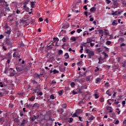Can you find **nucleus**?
Listing matches in <instances>:
<instances>
[{
	"label": "nucleus",
	"instance_id": "obj_58",
	"mask_svg": "<svg viewBox=\"0 0 126 126\" xmlns=\"http://www.w3.org/2000/svg\"><path fill=\"white\" fill-rule=\"evenodd\" d=\"M115 104L116 105H118L119 103V101H117V100H115V102H114Z\"/></svg>",
	"mask_w": 126,
	"mask_h": 126
},
{
	"label": "nucleus",
	"instance_id": "obj_64",
	"mask_svg": "<svg viewBox=\"0 0 126 126\" xmlns=\"http://www.w3.org/2000/svg\"><path fill=\"white\" fill-rule=\"evenodd\" d=\"M10 63V59L7 60L6 63L9 64Z\"/></svg>",
	"mask_w": 126,
	"mask_h": 126
},
{
	"label": "nucleus",
	"instance_id": "obj_26",
	"mask_svg": "<svg viewBox=\"0 0 126 126\" xmlns=\"http://www.w3.org/2000/svg\"><path fill=\"white\" fill-rule=\"evenodd\" d=\"M67 39H68L67 37H63V38H62V42H66Z\"/></svg>",
	"mask_w": 126,
	"mask_h": 126
},
{
	"label": "nucleus",
	"instance_id": "obj_36",
	"mask_svg": "<svg viewBox=\"0 0 126 126\" xmlns=\"http://www.w3.org/2000/svg\"><path fill=\"white\" fill-rule=\"evenodd\" d=\"M5 12H10V8H9L8 7H7L6 8H5Z\"/></svg>",
	"mask_w": 126,
	"mask_h": 126
},
{
	"label": "nucleus",
	"instance_id": "obj_30",
	"mask_svg": "<svg viewBox=\"0 0 126 126\" xmlns=\"http://www.w3.org/2000/svg\"><path fill=\"white\" fill-rule=\"evenodd\" d=\"M111 42L110 41H107L106 42H105V45L109 46L111 45Z\"/></svg>",
	"mask_w": 126,
	"mask_h": 126
},
{
	"label": "nucleus",
	"instance_id": "obj_9",
	"mask_svg": "<svg viewBox=\"0 0 126 126\" xmlns=\"http://www.w3.org/2000/svg\"><path fill=\"white\" fill-rule=\"evenodd\" d=\"M103 33L104 35L106 36L110 35V33L109 32V31H108L107 30L104 29Z\"/></svg>",
	"mask_w": 126,
	"mask_h": 126
},
{
	"label": "nucleus",
	"instance_id": "obj_33",
	"mask_svg": "<svg viewBox=\"0 0 126 126\" xmlns=\"http://www.w3.org/2000/svg\"><path fill=\"white\" fill-rule=\"evenodd\" d=\"M30 100H31V101H34V100H35V97L34 96H32V97L30 98Z\"/></svg>",
	"mask_w": 126,
	"mask_h": 126
},
{
	"label": "nucleus",
	"instance_id": "obj_45",
	"mask_svg": "<svg viewBox=\"0 0 126 126\" xmlns=\"http://www.w3.org/2000/svg\"><path fill=\"white\" fill-rule=\"evenodd\" d=\"M3 4V5L6 6L7 7L9 6V4H7V2H4V3H2Z\"/></svg>",
	"mask_w": 126,
	"mask_h": 126
},
{
	"label": "nucleus",
	"instance_id": "obj_1",
	"mask_svg": "<svg viewBox=\"0 0 126 126\" xmlns=\"http://www.w3.org/2000/svg\"><path fill=\"white\" fill-rule=\"evenodd\" d=\"M86 54H88L87 57H88V59H92V57L94 55V51H91L90 49L86 50Z\"/></svg>",
	"mask_w": 126,
	"mask_h": 126
},
{
	"label": "nucleus",
	"instance_id": "obj_11",
	"mask_svg": "<svg viewBox=\"0 0 126 126\" xmlns=\"http://www.w3.org/2000/svg\"><path fill=\"white\" fill-rule=\"evenodd\" d=\"M6 44L8 45H10L12 44V41L11 39H7Z\"/></svg>",
	"mask_w": 126,
	"mask_h": 126
},
{
	"label": "nucleus",
	"instance_id": "obj_25",
	"mask_svg": "<svg viewBox=\"0 0 126 126\" xmlns=\"http://www.w3.org/2000/svg\"><path fill=\"white\" fill-rule=\"evenodd\" d=\"M91 77H92V76H91V75L87 76V77H86V81L90 82Z\"/></svg>",
	"mask_w": 126,
	"mask_h": 126
},
{
	"label": "nucleus",
	"instance_id": "obj_49",
	"mask_svg": "<svg viewBox=\"0 0 126 126\" xmlns=\"http://www.w3.org/2000/svg\"><path fill=\"white\" fill-rule=\"evenodd\" d=\"M73 120V119L72 118H70L69 119V123H72Z\"/></svg>",
	"mask_w": 126,
	"mask_h": 126
},
{
	"label": "nucleus",
	"instance_id": "obj_29",
	"mask_svg": "<svg viewBox=\"0 0 126 126\" xmlns=\"http://www.w3.org/2000/svg\"><path fill=\"white\" fill-rule=\"evenodd\" d=\"M80 50H79V52L80 53H82L83 52V46H80Z\"/></svg>",
	"mask_w": 126,
	"mask_h": 126
},
{
	"label": "nucleus",
	"instance_id": "obj_7",
	"mask_svg": "<svg viewBox=\"0 0 126 126\" xmlns=\"http://www.w3.org/2000/svg\"><path fill=\"white\" fill-rule=\"evenodd\" d=\"M13 57L14 58L16 57V58H20V55L17 52H14V54H13Z\"/></svg>",
	"mask_w": 126,
	"mask_h": 126
},
{
	"label": "nucleus",
	"instance_id": "obj_62",
	"mask_svg": "<svg viewBox=\"0 0 126 126\" xmlns=\"http://www.w3.org/2000/svg\"><path fill=\"white\" fill-rule=\"evenodd\" d=\"M83 9L86 10H87V6L86 5L84 6V7H83Z\"/></svg>",
	"mask_w": 126,
	"mask_h": 126
},
{
	"label": "nucleus",
	"instance_id": "obj_56",
	"mask_svg": "<svg viewBox=\"0 0 126 126\" xmlns=\"http://www.w3.org/2000/svg\"><path fill=\"white\" fill-rule=\"evenodd\" d=\"M14 75H15V73L14 72L10 73V76H14Z\"/></svg>",
	"mask_w": 126,
	"mask_h": 126
},
{
	"label": "nucleus",
	"instance_id": "obj_59",
	"mask_svg": "<svg viewBox=\"0 0 126 126\" xmlns=\"http://www.w3.org/2000/svg\"><path fill=\"white\" fill-rule=\"evenodd\" d=\"M3 96V93L0 92V97H2Z\"/></svg>",
	"mask_w": 126,
	"mask_h": 126
},
{
	"label": "nucleus",
	"instance_id": "obj_40",
	"mask_svg": "<svg viewBox=\"0 0 126 126\" xmlns=\"http://www.w3.org/2000/svg\"><path fill=\"white\" fill-rule=\"evenodd\" d=\"M53 73H54V74H57L59 73V71L56 69H55L53 70Z\"/></svg>",
	"mask_w": 126,
	"mask_h": 126
},
{
	"label": "nucleus",
	"instance_id": "obj_50",
	"mask_svg": "<svg viewBox=\"0 0 126 126\" xmlns=\"http://www.w3.org/2000/svg\"><path fill=\"white\" fill-rule=\"evenodd\" d=\"M82 32V30H80V29H78V30H77V32L78 33H80V32Z\"/></svg>",
	"mask_w": 126,
	"mask_h": 126
},
{
	"label": "nucleus",
	"instance_id": "obj_18",
	"mask_svg": "<svg viewBox=\"0 0 126 126\" xmlns=\"http://www.w3.org/2000/svg\"><path fill=\"white\" fill-rule=\"evenodd\" d=\"M12 17V15H10V16H8V19L10 20V22H12L14 20L13 18H11Z\"/></svg>",
	"mask_w": 126,
	"mask_h": 126
},
{
	"label": "nucleus",
	"instance_id": "obj_12",
	"mask_svg": "<svg viewBox=\"0 0 126 126\" xmlns=\"http://www.w3.org/2000/svg\"><path fill=\"white\" fill-rule=\"evenodd\" d=\"M30 2V0H26L24 1V8H26V6L27 5V4H29V2Z\"/></svg>",
	"mask_w": 126,
	"mask_h": 126
},
{
	"label": "nucleus",
	"instance_id": "obj_53",
	"mask_svg": "<svg viewBox=\"0 0 126 126\" xmlns=\"http://www.w3.org/2000/svg\"><path fill=\"white\" fill-rule=\"evenodd\" d=\"M98 71H99V68H98V67H96V69H95L94 71H95V72H97Z\"/></svg>",
	"mask_w": 126,
	"mask_h": 126
},
{
	"label": "nucleus",
	"instance_id": "obj_34",
	"mask_svg": "<svg viewBox=\"0 0 126 126\" xmlns=\"http://www.w3.org/2000/svg\"><path fill=\"white\" fill-rule=\"evenodd\" d=\"M70 86H71V87L74 88V86H75V83L74 82H72L70 84Z\"/></svg>",
	"mask_w": 126,
	"mask_h": 126
},
{
	"label": "nucleus",
	"instance_id": "obj_3",
	"mask_svg": "<svg viewBox=\"0 0 126 126\" xmlns=\"http://www.w3.org/2000/svg\"><path fill=\"white\" fill-rule=\"evenodd\" d=\"M42 76V74H38L37 73H35L34 74V78L35 79V80L39 79V81H40V77Z\"/></svg>",
	"mask_w": 126,
	"mask_h": 126
},
{
	"label": "nucleus",
	"instance_id": "obj_60",
	"mask_svg": "<svg viewBox=\"0 0 126 126\" xmlns=\"http://www.w3.org/2000/svg\"><path fill=\"white\" fill-rule=\"evenodd\" d=\"M90 45L92 47H94V43H92V42H90Z\"/></svg>",
	"mask_w": 126,
	"mask_h": 126
},
{
	"label": "nucleus",
	"instance_id": "obj_39",
	"mask_svg": "<svg viewBox=\"0 0 126 126\" xmlns=\"http://www.w3.org/2000/svg\"><path fill=\"white\" fill-rule=\"evenodd\" d=\"M94 120V117L92 116L91 117H90L89 119H88V120L89 121H93Z\"/></svg>",
	"mask_w": 126,
	"mask_h": 126
},
{
	"label": "nucleus",
	"instance_id": "obj_31",
	"mask_svg": "<svg viewBox=\"0 0 126 126\" xmlns=\"http://www.w3.org/2000/svg\"><path fill=\"white\" fill-rule=\"evenodd\" d=\"M98 33H99L100 34H104V31H103L102 30H100L99 31H98Z\"/></svg>",
	"mask_w": 126,
	"mask_h": 126
},
{
	"label": "nucleus",
	"instance_id": "obj_22",
	"mask_svg": "<svg viewBox=\"0 0 126 126\" xmlns=\"http://www.w3.org/2000/svg\"><path fill=\"white\" fill-rule=\"evenodd\" d=\"M95 11H96V9L95 8V7H93V8L90 9V12H93Z\"/></svg>",
	"mask_w": 126,
	"mask_h": 126
},
{
	"label": "nucleus",
	"instance_id": "obj_61",
	"mask_svg": "<svg viewBox=\"0 0 126 126\" xmlns=\"http://www.w3.org/2000/svg\"><path fill=\"white\" fill-rule=\"evenodd\" d=\"M74 33H75V31H72L70 32V34H71V35H72Z\"/></svg>",
	"mask_w": 126,
	"mask_h": 126
},
{
	"label": "nucleus",
	"instance_id": "obj_13",
	"mask_svg": "<svg viewBox=\"0 0 126 126\" xmlns=\"http://www.w3.org/2000/svg\"><path fill=\"white\" fill-rule=\"evenodd\" d=\"M101 80H102V78H97L96 79H95V83L96 84L99 83H100V81H101Z\"/></svg>",
	"mask_w": 126,
	"mask_h": 126
},
{
	"label": "nucleus",
	"instance_id": "obj_10",
	"mask_svg": "<svg viewBox=\"0 0 126 126\" xmlns=\"http://www.w3.org/2000/svg\"><path fill=\"white\" fill-rule=\"evenodd\" d=\"M111 25L113 26H116L118 25V21L117 20H114L113 22H112V24Z\"/></svg>",
	"mask_w": 126,
	"mask_h": 126
},
{
	"label": "nucleus",
	"instance_id": "obj_2",
	"mask_svg": "<svg viewBox=\"0 0 126 126\" xmlns=\"http://www.w3.org/2000/svg\"><path fill=\"white\" fill-rule=\"evenodd\" d=\"M121 12H123V11L119 12L118 11H116L114 12V11L112 10L111 11V15H112V16H114V15L117 16V15H120V14H121Z\"/></svg>",
	"mask_w": 126,
	"mask_h": 126
},
{
	"label": "nucleus",
	"instance_id": "obj_41",
	"mask_svg": "<svg viewBox=\"0 0 126 126\" xmlns=\"http://www.w3.org/2000/svg\"><path fill=\"white\" fill-rule=\"evenodd\" d=\"M103 48H104L105 52H109V50L110 49H109L108 48H107V47H103Z\"/></svg>",
	"mask_w": 126,
	"mask_h": 126
},
{
	"label": "nucleus",
	"instance_id": "obj_35",
	"mask_svg": "<svg viewBox=\"0 0 126 126\" xmlns=\"http://www.w3.org/2000/svg\"><path fill=\"white\" fill-rule=\"evenodd\" d=\"M49 97L52 100L55 99V96L53 94L51 95Z\"/></svg>",
	"mask_w": 126,
	"mask_h": 126
},
{
	"label": "nucleus",
	"instance_id": "obj_5",
	"mask_svg": "<svg viewBox=\"0 0 126 126\" xmlns=\"http://www.w3.org/2000/svg\"><path fill=\"white\" fill-rule=\"evenodd\" d=\"M16 69H17V72H21L22 71L24 70V66H17Z\"/></svg>",
	"mask_w": 126,
	"mask_h": 126
},
{
	"label": "nucleus",
	"instance_id": "obj_52",
	"mask_svg": "<svg viewBox=\"0 0 126 126\" xmlns=\"http://www.w3.org/2000/svg\"><path fill=\"white\" fill-rule=\"evenodd\" d=\"M100 59H101L100 58H98V64H102V62L100 61Z\"/></svg>",
	"mask_w": 126,
	"mask_h": 126
},
{
	"label": "nucleus",
	"instance_id": "obj_46",
	"mask_svg": "<svg viewBox=\"0 0 126 126\" xmlns=\"http://www.w3.org/2000/svg\"><path fill=\"white\" fill-rule=\"evenodd\" d=\"M66 108V104H62V108L65 109Z\"/></svg>",
	"mask_w": 126,
	"mask_h": 126
},
{
	"label": "nucleus",
	"instance_id": "obj_20",
	"mask_svg": "<svg viewBox=\"0 0 126 126\" xmlns=\"http://www.w3.org/2000/svg\"><path fill=\"white\" fill-rule=\"evenodd\" d=\"M4 117H1L0 118V123L3 124L4 122Z\"/></svg>",
	"mask_w": 126,
	"mask_h": 126
},
{
	"label": "nucleus",
	"instance_id": "obj_17",
	"mask_svg": "<svg viewBox=\"0 0 126 126\" xmlns=\"http://www.w3.org/2000/svg\"><path fill=\"white\" fill-rule=\"evenodd\" d=\"M37 119H38V117H35V115H34L33 117H31V121H32V122L35 121V120Z\"/></svg>",
	"mask_w": 126,
	"mask_h": 126
},
{
	"label": "nucleus",
	"instance_id": "obj_6",
	"mask_svg": "<svg viewBox=\"0 0 126 126\" xmlns=\"http://www.w3.org/2000/svg\"><path fill=\"white\" fill-rule=\"evenodd\" d=\"M114 101V99H109L107 100V104H109V105H111L112 103H113V101Z\"/></svg>",
	"mask_w": 126,
	"mask_h": 126
},
{
	"label": "nucleus",
	"instance_id": "obj_55",
	"mask_svg": "<svg viewBox=\"0 0 126 126\" xmlns=\"http://www.w3.org/2000/svg\"><path fill=\"white\" fill-rule=\"evenodd\" d=\"M24 8L27 11H28L29 10V8L26 6V7H24Z\"/></svg>",
	"mask_w": 126,
	"mask_h": 126
},
{
	"label": "nucleus",
	"instance_id": "obj_48",
	"mask_svg": "<svg viewBox=\"0 0 126 126\" xmlns=\"http://www.w3.org/2000/svg\"><path fill=\"white\" fill-rule=\"evenodd\" d=\"M82 64V61L79 62L77 63V65H80Z\"/></svg>",
	"mask_w": 126,
	"mask_h": 126
},
{
	"label": "nucleus",
	"instance_id": "obj_27",
	"mask_svg": "<svg viewBox=\"0 0 126 126\" xmlns=\"http://www.w3.org/2000/svg\"><path fill=\"white\" fill-rule=\"evenodd\" d=\"M74 81L77 82H80L81 81V79L79 78H77L75 79H74Z\"/></svg>",
	"mask_w": 126,
	"mask_h": 126
},
{
	"label": "nucleus",
	"instance_id": "obj_51",
	"mask_svg": "<svg viewBox=\"0 0 126 126\" xmlns=\"http://www.w3.org/2000/svg\"><path fill=\"white\" fill-rule=\"evenodd\" d=\"M5 33L8 34H10V31L8 30L7 31H5Z\"/></svg>",
	"mask_w": 126,
	"mask_h": 126
},
{
	"label": "nucleus",
	"instance_id": "obj_54",
	"mask_svg": "<svg viewBox=\"0 0 126 126\" xmlns=\"http://www.w3.org/2000/svg\"><path fill=\"white\" fill-rule=\"evenodd\" d=\"M122 105H123V107H125V101H122Z\"/></svg>",
	"mask_w": 126,
	"mask_h": 126
},
{
	"label": "nucleus",
	"instance_id": "obj_42",
	"mask_svg": "<svg viewBox=\"0 0 126 126\" xmlns=\"http://www.w3.org/2000/svg\"><path fill=\"white\" fill-rule=\"evenodd\" d=\"M78 115H79V114L74 113V114H72V117H77Z\"/></svg>",
	"mask_w": 126,
	"mask_h": 126
},
{
	"label": "nucleus",
	"instance_id": "obj_44",
	"mask_svg": "<svg viewBox=\"0 0 126 126\" xmlns=\"http://www.w3.org/2000/svg\"><path fill=\"white\" fill-rule=\"evenodd\" d=\"M122 64H123V67H125L126 64V62L124 61V62H123V63H122Z\"/></svg>",
	"mask_w": 126,
	"mask_h": 126
},
{
	"label": "nucleus",
	"instance_id": "obj_38",
	"mask_svg": "<svg viewBox=\"0 0 126 126\" xmlns=\"http://www.w3.org/2000/svg\"><path fill=\"white\" fill-rule=\"evenodd\" d=\"M31 7L32 8H34V6L35 5V3H34V2H31Z\"/></svg>",
	"mask_w": 126,
	"mask_h": 126
},
{
	"label": "nucleus",
	"instance_id": "obj_37",
	"mask_svg": "<svg viewBox=\"0 0 126 126\" xmlns=\"http://www.w3.org/2000/svg\"><path fill=\"white\" fill-rule=\"evenodd\" d=\"M94 96L95 97V99H97L99 97V95H98V94H94Z\"/></svg>",
	"mask_w": 126,
	"mask_h": 126
},
{
	"label": "nucleus",
	"instance_id": "obj_43",
	"mask_svg": "<svg viewBox=\"0 0 126 126\" xmlns=\"http://www.w3.org/2000/svg\"><path fill=\"white\" fill-rule=\"evenodd\" d=\"M104 98L103 97H101L99 98V101L101 102H104Z\"/></svg>",
	"mask_w": 126,
	"mask_h": 126
},
{
	"label": "nucleus",
	"instance_id": "obj_8",
	"mask_svg": "<svg viewBox=\"0 0 126 126\" xmlns=\"http://www.w3.org/2000/svg\"><path fill=\"white\" fill-rule=\"evenodd\" d=\"M106 109H107V111H108V112H109V113L112 112V107H111L109 106H107Z\"/></svg>",
	"mask_w": 126,
	"mask_h": 126
},
{
	"label": "nucleus",
	"instance_id": "obj_24",
	"mask_svg": "<svg viewBox=\"0 0 126 126\" xmlns=\"http://www.w3.org/2000/svg\"><path fill=\"white\" fill-rule=\"evenodd\" d=\"M116 112L117 113V115H120V113H121V111L119 108L116 109Z\"/></svg>",
	"mask_w": 126,
	"mask_h": 126
},
{
	"label": "nucleus",
	"instance_id": "obj_16",
	"mask_svg": "<svg viewBox=\"0 0 126 126\" xmlns=\"http://www.w3.org/2000/svg\"><path fill=\"white\" fill-rule=\"evenodd\" d=\"M111 90H107L106 94L107 95H108V96H111Z\"/></svg>",
	"mask_w": 126,
	"mask_h": 126
},
{
	"label": "nucleus",
	"instance_id": "obj_21",
	"mask_svg": "<svg viewBox=\"0 0 126 126\" xmlns=\"http://www.w3.org/2000/svg\"><path fill=\"white\" fill-rule=\"evenodd\" d=\"M39 107H40V105L37 104V103H35L34 104V105H33V106H32V107L34 108V107H37L38 108Z\"/></svg>",
	"mask_w": 126,
	"mask_h": 126
},
{
	"label": "nucleus",
	"instance_id": "obj_47",
	"mask_svg": "<svg viewBox=\"0 0 126 126\" xmlns=\"http://www.w3.org/2000/svg\"><path fill=\"white\" fill-rule=\"evenodd\" d=\"M13 107H14V105L12 104L11 103L9 104V107H10V108H13Z\"/></svg>",
	"mask_w": 126,
	"mask_h": 126
},
{
	"label": "nucleus",
	"instance_id": "obj_28",
	"mask_svg": "<svg viewBox=\"0 0 126 126\" xmlns=\"http://www.w3.org/2000/svg\"><path fill=\"white\" fill-rule=\"evenodd\" d=\"M31 83L33 84V85H35L37 84V82L36 81H35V80H31Z\"/></svg>",
	"mask_w": 126,
	"mask_h": 126
},
{
	"label": "nucleus",
	"instance_id": "obj_57",
	"mask_svg": "<svg viewBox=\"0 0 126 126\" xmlns=\"http://www.w3.org/2000/svg\"><path fill=\"white\" fill-rule=\"evenodd\" d=\"M56 84V82L55 80L52 81L51 85H53V84Z\"/></svg>",
	"mask_w": 126,
	"mask_h": 126
},
{
	"label": "nucleus",
	"instance_id": "obj_63",
	"mask_svg": "<svg viewBox=\"0 0 126 126\" xmlns=\"http://www.w3.org/2000/svg\"><path fill=\"white\" fill-rule=\"evenodd\" d=\"M119 123V121L117 120L116 122H115V125H118Z\"/></svg>",
	"mask_w": 126,
	"mask_h": 126
},
{
	"label": "nucleus",
	"instance_id": "obj_14",
	"mask_svg": "<svg viewBox=\"0 0 126 126\" xmlns=\"http://www.w3.org/2000/svg\"><path fill=\"white\" fill-rule=\"evenodd\" d=\"M59 70H60V71L63 72L65 70V67H59Z\"/></svg>",
	"mask_w": 126,
	"mask_h": 126
},
{
	"label": "nucleus",
	"instance_id": "obj_4",
	"mask_svg": "<svg viewBox=\"0 0 126 126\" xmlns=\"http://www.w3.org/2000/svg\"><path fill=\"white\" fill-rule=\"evenodd\" d=\"M27 123H28V121L27 120L24 119L21 123L20 126H25Z\"/></svg>",
	"mask_w": 126,
	"mask_h": 126
},
{
	"label": "nucleus",
	"instance_id": "obj_32",
	"mask_svg": "<svg viewBox=\"0 0 126 126\" xmlns=\"http://www.w3.org/2000/svg\"><path fill=\"white\" fill-rule=\"evenodd\" d=\"M71 40H72V41L74 42L76 41V38L74 36H72V37H71Z\"/></svg>",
	"mask_w": 126,
	"mask_h": 126
},
{
	"label": "nucleus",
	"instance_id": "obj_23",
	"mask_svg": "<svg viewBox=\"0 0 126 126\" xmlns=\"http://www.w3.org/2000/svg\"><path fill=\"white\" fill-rule=\"evenodd\" d=\"M63 50H59V51H58V55H59V56H60V55H63Z\"/></svg>",
	"mask_w": 126,
	"mask_h": 126
},
{
	"label": "nucleus",
	"instance_id": "obj_15",
	"mask_svg": "<svg viewBox=\"0 0 126 126\" xmlns=\"http://www.w3.org/2000/svg\"><path fill=\"white\" fill-rule=\"evenodd\" d=\"M94 40L91 38H87L86 40V43H90L91 42H93Z\"/></svg>",
	"mask_w": 126,
	"mask_h": 126
},
{
	"label": "nucleus",
	"instance_id": "obj_19",
	"mask_svg": "<svg viewBox=\"0 0 126 126\" xmlns=\"http://www.w3.org/2000/svg\"><path fill=\"white\" fill-rule=\"evenodd\" d=\"M64 58H65V59H68V58H69V56L68 55V53H65V55H64Z\"/></svg>",
	"mask_w": 126,
	"mask_h": 126
}]
</instances>
